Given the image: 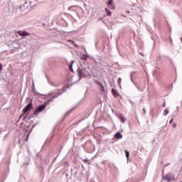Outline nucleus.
<instances>
[{
	"label": "nucleus",
	"mask_w": 182,
	"mask_h": 182,
	"mask_svg": "<svg viewBox=\"0 0 182 182\" xmlns=\"http://www.w3.org/2000/svg\"><path fill=\"white\" fill-rule=\"evenodd\" d=\"M163 178L164 180H166V181L170 182L171 181H174L176 180V177L174 176V175H173L172 173H167L165 176L163 177Z\"/></svg>",
	"instance_id": "f257e3e1"
},
{
	"label": "nucleus",
	"mask_w": 182,
	"mask_h": 182,
	"mask_svg": "<svg viewBox=\"0 0 182 182\" xmlns=\"http://www.w3.org/2000/svg\"><path fill=\"white\" fill-rule=\"evenodd\" d=\"M45 109H46V104L38 106V108L35 110L34 114H39V113L45 110Z\"/></svg>",
	"instance_id": "f03ea898"
},
{
	"label": "nucleus",
	"mask_w": 182,
	"mask_h": 182,
	"mask_svg": "<svg viewBox=\"0 0 182 182\" xmlns=\"http://www.w3.org/2000/svg\"><path fill=\"white\" fill-rule=\"evenodd\" d=\"M77 72H78V76L80 77H86V76H87V72H86L85 69L78 68Z\"/></svg>",
	"instance_id": "7ed1b4c3"
},
{
	"label": "nucleus",
	"mask_w": 182,
	"mask_h": 182,
	"mask_svg": "<svg viewBox=\"0 0 182 182\" xmlns=\"http://www.w3.org/2000/svg\"><path fill=\"white\" fill-rule=\"evenodd\" d=\"M32 102H31L25 108L23 109V114H26L28 112H31L32 110Z\"/></svg>",
	"instance_id": "20e7f679"
},
{
	"label": "nucleus",
	"mask_w": 182,
	"mask_h": 182,
	"mask_svg": "<svg viewBox=\"0 0 182 182\" xmlns=\"http://www.w3.org/2000/svg\"><path fill=\"white\" fill-rule=\"evenodd\" d=\"M107 6H108L109 9H112L113 11L116 9V5L113 4V0H109L107 2Z\"/></svg>",
	"instance_id": "39448f33"
},
{
	"label": "nucleus",
	"mask_w": 182,
	"mask_h": 182,
	"mask_svg": "<svg viewBox=\"0 0 182 182\" xmlns=\"http://www.w3.org/2000/svg\"><path fill=\"white\" fill-rule=\"evenodd\" d=\"M17 33H18L19 36H29V35H31V33H28V31H18L16 32Z\"/></svg>",
	"instance_id": "423d86ee"
},
{
	"label": "nucleus",
	"mask_w": 182,
	"mask_h": 182,
	"mask_svg": "<svg viewBox=\"0 0 182 182\" xmlns=\"http://www.w3.org/2000/svg\"><path fill=\"white\" fill-rule=\"evenodd\" d=\"M60 95H62V91L58 90V92L54 96H52L51 97H50L48 102H52L53 99H56V97H58V96H60Z\"/></svg>",
	"instance_id": "0eeeda50"
},
{
	"label": "nucleus",
	"mask_w": 182,
	"mask_h": 182,
	"mask_svg": "<svg viewBox=\"0 0 182 182\" xmlns=\"http://www.w3.org/2000/svg\"><path fill=\"white\" fill-rule=\"evenodd\" d=\"M95 83L100 86V89L102 92H105V86H103V84L102 82H100L99 81H96Z\"/></svg>",
	"instance_id": "6e6552de"
},
{
	"label": "nucleus",
	"mask_w": 182,
	"mask_h": 182,
	"mask_svg": "<svg viewBox=\"0 0 182 182\" xmlns=\"http://www.w3.org/2000/svg\"><path fill=\"white\" fill-rule=\"evenodd\" d=\"M112 93L114 97H117V96H119V93H117V91L114 88L112 90Z\"/></svg>",
	"instance_id": "1a4fd4ad"
},
{
	"label": "nucleus",
	"mask_w": 182,
	"mask_h": 182,
	"mask_svg": "<svg viewBox=\"0 0 182 182\" xmlns=\"http://www.w3.org/2000/svg\"><path fill=\"white\" fill-rule=\"evenodd\" d=\"M115 139H122L123 135L120 134V132H117L114 135Z\"/></svg>",
	"instance_id": "9d476101"
},
{
	"label": "nucleus",
	"mask_w": 182,
	"mask_h": 182,
	"mask_svg": "<svg viewBox=\"0 0 182 182\" xmlns=\"http://www.w3.org/2000/svg\"><path fill=\"white\" fill-rule=\"evenodd\" d=\"M105 11L107 14V16H112V11L109 10V9L106 8Z\"/></svg>",
	"instance_id": "9b49d317"
},
{
	"label": "nucleus",
	"mask_w": 182,
	"mask_h": 182,
	"mask_svg": "<svg viewBox=\"0 0 182 182\" xmlns=\"http://www.w3.org/2000/svg\"><path fill=\"white\" fill-rule=\"evenodd\" d=\"M75 63V61H72L71 62V64L70 65V66H69V69H70V72H73V64Z\"/></svg>",
	"instance_id": "f8f14e48"
},
{
	"label": "nucleus",
	"mask_w": 182,
	"mask_h": 182,
	"mask_svg": "<svg viewBox=\"0 0 182 182\" xmlns=\"http://www.w3.org/2000/svg\"><path fill=\"white\" fill-rule=\"evenodd\" d=\"M164 116H167L168 114V109H165L164 111Z\"/></svg>",
	"instance_id": "ddd939ff"
},
{
	"label": "nucleus",
	"mask_w": 182,
	"mask_h": 182,
	"mask_svg": "<svg viewBox=\"0 0 182 182\" xmlns=\"http://www.w3.org/2000/svg\"><path fill=\"white\" fill-rule=\"evenodd\" d=\"M125 155H126L127 159H129V151H127V150H125Z\"/></svg>",
	"instance_id": "4468645a"
},
{
	"label": "nucleus",
	"mask_w": 182,
	"mask_h": 182,
	"mask_svg": "<svg viewBox=\"0 0 182 182\" xmlns=\"http://www.w3.org/2000/svg\"><path fill=\"white\" fill-rule=\"evenodd\" d=\"M121 83H122V78H118V85L120 86V85H121Z\"/></svg>",
	"instance_id": "2eb2a0df"
},
{
	"label": "nucleus",
	"mask_w": 182,
	"mask_h": 182,
	"mask_svg": "<svg viewBox=\"0 0 182 182\" xmlns=\"http://www.w3.org/2000/svg\"><path fill=\"white\" fill-rule=\"evenodd\" d=\"M82 161H83L84 163H87V162L89 161V159H83Z\"/></svg>",
	"instance_id": "dca6fc26"
},
{
	"label": "nucleus",
	"mask_w": 182,
	"mask_h": 182,
	"mask_svg": "<svg viewBox=\"0 0 182 182\" xmlns=\"http://www.w3.org/2000/svg\"><path fill=\"white\" fill-rule=\"evenodd\" d=\"M120 119H121L122 123H124V117H121Z\"/></svg>",
	"instance_id": "f3484780"
},
{
	"label": "nucleus",
	"mask_w": 182,
	"mask_h": 182,
	"mask_svg": "<svg viewBox=\"0 0 182 182\" xmlns=\"http://www.w3.org/2000/svg\"><path fill=\"white\" fill-rule=\"evenodd\" d=\"M2 72V64L0 63V73Z\"/></svg>",
	"instance_id": "a211bd4d"
},
{
	"label": "nucleus",
	"mask_w": 182,
	"mask_h": 182,
	"mask_svg": "<svg viewBox=\"0 0 182 182\" xmlns=\"http://www.w3.org/2000/svg\"><path fill=\"white\" fill-rule=\"evenodd\" d=\"M173 127H174V128L177 127V124H174L173 125Z\"/></svg>",
	"instance_id": "6ab92c4d"
},
{
	"label": "nucleus",
	"mask_w": 182,
	"mask_h": 182,
	"mask_svg": "<svg viewBox=\"0 0 182 182\" xmlns=\"http://www.w3.org/2000/svg\"><path fill=\"white\" fill-rule=\"evenodd\" d=\"M169 123H173V119L170 120Z\"/></svg>",
	"instance_id": "aec40b11"
},
{
	"label": "nucleus",
	"mask_w": 182,
	"mask_h": 182,
	"mask_svg": "<svg viewBox=\"0 0 182 182\" xmlns=\"http://www.w3.org/2000/svg\"><path fill=\"white\" fill-rule=\"evenodd\" d=\"M22 116H23V115H21V116L20 117V119H22Z\"/></svg>",
	"instance_id": "412c9836"
},
{
	"label": "nucleus",
	"mask_w": 182,
	"mask_h": 182,
	"mask_svg": "<svg viewBox=\"0 0 182 182\" xmlns=\"http://www.w3.org/2000/svg\"><path fill=\"white\" fill-rule=\"evenodd\" d=\"M127 14H130V11H127Z\"/></svg>",
	"instance_id": "4be33fe9"
},
{
	"label": "nucleus",
	"mask_w": 182,
	"mask_h": 182,
	"mask_svg": "<svg viewBox=\"0 0 182 182\" xmlns=\"http://www.w3.org/2000/svg\"><path fill=\"white\" fill-rule=\"evenodd\" d=\"M181 182H182V181H181Z\"/></svg>",
	"instance_id": "5701e85b"
}]
</instances>
